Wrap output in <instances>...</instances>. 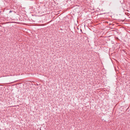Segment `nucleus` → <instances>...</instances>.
<instances>
[{
    "instance_id": "f257e3e1",
    "label": "nucleus",
    "mask_w": 130,
    "mask_h": 130,
    "mask_svg": "<svg viewBox=\"0 0 130 130\" xmlns=\"http://www.w3.org/2000/svg\"><path fill=\"white\" fill-rule=\"evenodd\" d=\"M12 12V11H9V13H10V12Z\"/></svg>"
}]
</instances>
